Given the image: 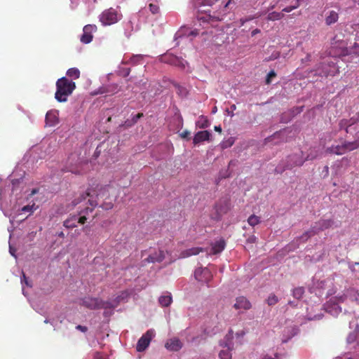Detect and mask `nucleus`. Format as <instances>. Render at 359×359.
<instances>
[{
	"instance_id": "nucleus-2",
	"label": "nucleus",
	"mask_w": 359,
	"mask_h": 359,
	"mask_svg": "<svg viewBox=\"0 0 359 359\" xmlns=\"http://www.w3.org/2000/svg\"><path fill=\"white\" fill-rule=\"evenodd\" d=\"M55 98L60 102H65L76 88V83L66 77L59 79L56 82Z\"/></svg>"
},
{
	"instance_id": "nucleus-13",
	"label": "nucleus",
	"mask_w": 359,
	"mask_h": 359,
	"mask_svg": "<svg viewBox=\"0 0 359 359\" xmlns=\"http://www.w3.org/2000/svg\"><path fill=\"white\" fill-rule=\"evenodd\" d=\"M77 158V156L76 154H72L71 156L69 157L68 161H69V170L74 174H83V165H88V163H79V165H72V161Z\"/></svg>"
},
{
	"instance_id": "nucleus-9",
	"label": "nucleus",
	"mask_w": 359,
	"mask_h": 359,
	"mask_svg": "<svg viewBox=\"0 0 359 359\" xmlns=\"http://www.w3.org/2000/svg\"><path fill=\"white\" fill-rule=\"evenodd\" d=\"M165 259V252L162 250L158 249L151 252L147 258L143 260V262L147 263H156L161 262Z\"/></svg>"
},
{
	"instance_id": "nucleus-4",
	"label": "nucleus",
	"mask_w": 359,
	"mask_h": 359,
	"mask_svg": "<svg viewBox=\"0 0 359 359\" xmlns=\"http://www.w3.org/2000/svg\"><path fill=\"white\" fill-rule=\"evenodd\" d=\"M82 305L91 310L111 309L114 306L110 302L103 301L97 297H86L82 299Z\"/></svg>"
},
{
	"instance_id": "nucleus-61",
	"label": "nucleus",
	"mask_w": 359,
	"mask_h": 359,
	"mask_svg": "<svg viewBox=\"0 0 359 359\" xmlns=\"http://www.w3.org/2000/svg\"><path fill=\"white\" fill-rule=\"evenodd\" d=\"M216 18L217 20H224V15L219 17V16H217V17H215Z\"/></svg>"
},
{
	"instance_id": "nucleus-46",
	"label": "nucleus",
	"mask_w": 359,
	"mask_h": 359,
	"mask_svg": "<svg viewBox=\"0 0 359 359\" xmlns=\"http://www.w3.org/2000/svg\"><path fill=\"white\" fill-rule=\"evenodd\" d=\"M217 0H203V4L212 6L214 4Z\"/></svg>"
},
{
	"instance_id": "nucleus-41",
	"label": "nucleus",
	"mask_w": 359,
	"mask_h": 359,
	"mask_svg": "<svg viewBox=\"0 0 359 359\" xmlns=\"http://www.w3.org/2000/svg\"><path fill=\"white\" fill-rule=\"evenodd\" d=\"M143 116L142 113H138L133 116V118L130 119L132 121V123H136L137 121Z\"/></svg>"
},
{
	"instance_id": "nucleus-55",
	"label": "nucleus",
	"mask_w": 359,
	"mask_h": 359,
	"mask_svg": "<svg viewBox=\"0 0 359 359\" xmlns=\"http://www.w3.org/2000/svg\"><path fill=\"white\" fill-rule=\"evenodd\" d=\"M232 337H233V331H232V330H230V331L229 332V334L226 335V338H227L228 339H232Z\"/></svg>"
},
{
	"instance_id": "nucleus-10",
	"label": "nucleus",
	"mask_w": 359,
	"mask_h": 359,
	"mask_svg": "<svg viewBox=\"0 0 359 359\" xmlns=\"http://www.w3.org/2000/svg\"><path fill=\"white\" fill-rule=\"evenodd\" d=\"M119 90L120 87L117 83H110L99 88L97 93L113 95L117 93Z\"/></svg>"
},
{
	"instance_id": "nucleus-28",
	"label": "nucleus",
	"mask_w": 359,
	"mask_h": 359,
	"mask_svg": "<svg viewBox=\"0 0 359 359\" xmlns=\"http://www.w3.org/2000/svg\"><path fill=\"white\" fill-rule=\"evenodd\" d=\"M260 217L255 215H252L248 219V222L251 226H255L260 223Z\"/></svg>"
},
{
	"instance_id": "nucleus-17",
	"label": "nucleus",
	"mask_w": 359,
	"mask_h": 359,
	"mask_svg": "<svg viewBox=\"0 0 359 359\" xmlns=\"http://www.w3.org/2000/svg\"><path fill=\"white\" fill-rule=\"evenodd\" d=\"M226 247V242L224 239L221 238L212 244L210 252L213 255L220 253Z\"/></svg>"
},
{
	"instance_id": "nucleus-37",
	"label": "nucleus",
	"mask_w": 359,
	"mask_h": 359,
	"mask_svg": "<svg viewBox=\"0 0 359 359\" xmlns=\"http://www.w3.org/2000/svg\"><path fill=\"white\" fill-rule=\"evenodd\" d=\"M276 76V73L273 70L270 71L267 74V76L266 79V83L269 84L271 81V79L274 78Z\"/></svg>"
},
{
	"instance_id": "nucleus-32",
	"label": "nucleus",
	"mask_w": 359,
	"mask_h": 359,
	"mask_svg": "<svg viewBox=\"0 0 359 359\" xmlns=\"http://www.w3.org/2000/svg\"><path fill=\"white\" fill-rule=\"evenodd\" d=\"M346 121H347V125H348V128H350L353 125L359 122V113H358L355 116H353L349 119H346Z\"/></svg>"
},
{
	"instance_id": "nucleus-20",
	"label": "nucleus",
	"mask_w": 359,
	"mask_h": 359,
	"mask_svg": "<svg viewBox=\"0 0 359 359\" xmlns=\"http://www.w3.org/2000/svg\"><path fill=\"white\" fill-rule=\"evenodd\" d=\"M339 19L338 13L334 11H331L328 13V15L325 18V24L327 25H331L337 22Z\"/></svg>"
},
{
	"instance_id": "nucleus-3",
	"label": "nucleus",
	"mask_w": 359,
	"mask_h": 359,
	"mask_svg": "<svg viewBox=\"0 0 359 359\" xmlns=\"http://www.w3.org/2000/svg\"><path fill=\"white\" fill-rule=\"evenodd\" d=\"M359 148V133H357L353 141L344 140L340 145H332L327 147L326 152L336 155H342Z\"/></svg>"
},
{
	"instance_id": "nucleus-63",
	"label": "nucleus",
	"mask_w": 359,
	"mask_h": 359,
	"mask_svg": "<svg viewBox=\"0 0 359 359\" xmlns=\"http://www.w3.org/2000/svg\"><path fill=\"white\" fill-rule=\"evenodd\" d=\"M255 240V237H254V236L248 238V241L250 242V243L254 242Z\"/></svg>"
},
{
	"instance_id": "nucleus-57",
	"label": "nucleus",
	"mask_w": 359,
	"mask_h": 359,
	"mask_svg": "<svg viewBox=\"0 0 359 359\" xmlns=\"http://www.w3.org/2000/svg\"><path fill=\"white\" fill-rule=\"evenodd\" d=\"M95 359H104L100 353H96L95 356Z\"/></svg>"
},
{
	"instance_id": "nucleus-45",
	"label": "nucleus",
	"mask_w": 359,
	"mask_h": 359,
	"mask_svg": "<svg viewBox=\"0 0 359 359\" xmlns=\"http://www.w3.org/2000/svg\"><path fill=\"white\" fill-rule=\"evenodd\" d=\"M76 329L81 331L82 332H86L88 331V327L86 326H83L81 325H79L76 327Z\"/></svg>"
},
{
	"instance_id": "nucleus-44",
	"label": "nucleus",
	"mask_w": 359,
	"mask_h": 359,
	"mask_svg": "<svg viewBox=\"0 0 359 359\" xmlns=\"http://www.w3.org/2000/svg\"><path fill=\"white\" fill-rule=\"evenodd\" d=\"M264 13H256L255 15H252V16H249L248 18H246V19L248 20V21H250V20H254L255 18H257L259 17H260L261 15H262Z\"/></svg>"
},
{
	"instance_id": "nucleus-27",
	"label": "nucleus",
	"mask_w": 359,
	"mask_h": 359,
	"mask_svg": "<svg viewBox=\"0 0 359 359\" xmlns=\"http://www.w3.org/2000/svg\"><path fill=\"white\" fill-rule=\"evenodd\" d=\"M284 17V15L281 13L278 12H271L269 13L267 15V20L270 21H275L282 19Z\"/></svg>"
},
{
	"instance_id": "nucleus-26",
	"label": "nucleus",
	"mask_w": 359,
	"mask_h": 359,
	"mask_svg": "<svg viewBox=\"0 0 359 359\" xmlns=\"http://www.w3.org/2000/svg\"><path fill=\"white\" fill-rule=\"evenodd\" d=\"M67 76L73 79H77L80 77V71L75 67L70 68L67 72Z\"/></svg>"
},
{
	"instance_id": "nucleus-21",
	"label": "nucleus",
	"mask_w": 359,
	"mask_h": 359,
	"mask_svg": "<svg viewBox=\"0 0 359 359\" xmlns=\"http://www.w3.org/2000/svg\"><path fill=\"white\" fill-rule=\"evenodd\" d=\"M77 216L72 215L65 219L63 222V226L67 229H73L76 226Z\"/></svg>"
},
{
	"instance_id": "nucleus-12",
	"label": "nucleus",
	"mask_w": 359,
	"mask_h": 359,
	"mask_svg": "<svg viewBox=\"0 0 359 359\" xmlns=\"http://www.w3.org/2000/svg\"><path fill=\"white\" fill-rule=\"evenodd\" d=\"M334 224V221L331 219H322L315 223V224L312 226L315 231H316V233L321 231H324L327 229L330 228Z\"/></svg>"
},
{
	"instance_id": "nucleus-38",
	"label": "nucleus",
	"mask_w": 359,
	"mask_h": 359,
	"mask_svg": "<svg viewBox=\"0 0 359 359\" xmlns=\"http://www.w3.org/2000/svg\"><path fill=\"white\" fill-rule=\"evenodd\" d=\"M350 53L359 55V45L357 43H354L353 46L351 48Z\"/></svg>"
},
{
	"instance_id": "nucleus-14",
	"label": "nucleus",
	"mask_w": 359,
	"mask_h": 359,
	"mask_svg": "<svg viewBox=\"0 0 359 359\" xmlns=\"http://www.w3.org/2000/svg\"><path fill=\"white\" fill-rule=\"evenodd\" d=\"M211 133L208 130H201L196 133L193 139V143L196 145L204 141H209Z\"/></svg>"
},
{
	"instance_id": "nucleus-39",
	"label": "nucleus",
	"mask_w": 359,
	"mask_h": 359,
	"mask_svg": "<svg viewBox=\"0 0 359 359\" xmlns=\"http://www.w3.org/2000/svg\"><path fill=\"white\" fill-rule=\"evenodd\" d=\"M34 205H25V206L22 208L21 211L24 212H33V211H34Z\"/></svg>"
},
{
	"instance_id": "nucleus-1",
	"label": "nucleus",
	"mask_w": 359,
	"mask_h": 359,
	"mask_svg": "<svg viewBox=\"0 0 359 359\" xmlns=\"http://www.w3.org/2000/svg\"><path fill=\"white\" fill-rule=\"evenodd\" d=\"M114 189L110 185H106L101 187L98 191L88 189L85 194H82L78 199L73 201L72 203L74 206H76L82 201L85 200L86 197H89L88 203L91 208L87 207L86 211L90 210L93 212L94 208L98 205L97 199L102 198L104 200H107L110 198V194Z\"/></svg>"
},
{
	"instance_id": "nucleus-42",
	"label": "nucleus",
	"mask_w": 359,
	"mask_h": 359,
	"mask_svg": "<svg viewBox=\"0 0 359 359\" xmlns=\"http://www.w3.org/2000/svg\"><path fill=\"white\" fill-rule=\"evenodd\" d=\"M236 2H237V0H229L226 2V4L224 5V9L231 8V5H236Z\"/></svg>"
},
{
	"instance_id": "nucleus-11",
	"label": "nucleus",
	"mask_w": 359,
	"mask_h": 359,
	"mask_svg": "<svg viewBox=\"0 0 359 359\" xmlns=\"http://www.w3.org/2000/svg\"><path fill=\"white\" fill-rule=\"evenodd\" d=\"M182 342L177 337H173L167 340L165 347L170 351H178L182 348Z\"/></svg>"
},
{
	"instance_id": "nucleus-5",
	"label": "nucleus",
	"mask_w": 359,
	"mask_h": 359,
	"mask_svg": "<svg viewBox=\"0 0 359 359\" xmlns=\"http://www.w3.org/2000/svg\"><path fill=\"white\" fill-rule=\"evenodd\" d=\"M122 18V15L113 8L104 10L100 15V21L104 26L111 25L116 23Z\"/></svg>"
},
{
	"instance_id": "nucleus-8",
	"label": "nucleus",
	"mask_w": 359,
	"mask_h": 359,
	"mask_svg": "<svg viewBox=\"0 0 359 359\" xmlns=\"http://www.w3.org/2000/svg\"><path fill=\"white\" fill-rule=\"evenodd\" d=\"M194 276L198 281L208 282L212 278V274L210 270L207 268H198L196 269Z\"/></svg>"
},
{
	"instance_id": "nucleus-31",
	"label": "nucleus",
	"mask_w": 359,
	"mask_h": 359,
	"mask_svg": "<svg viewBox=\"0 0 359 359\" xmlns=\"http://www.w3.org/2000/svg\"><path fill=\"white\" fill-rule=\"evenodd\" d=\"M220 359H231V353L229 348L222 350L219 353Z\"/></svg>"
},
{
	"instance_id": "nucleus-35",
	"label": "nucleus",
	"mask_w": 359,
	"mask_h": 359,
	"mask_svg": "<svg viewBox=\"0 0 359 359\" xmlns=\"http://www.w3.org/2000/svg\"><path fill=\"white\" fill-rule=\"evenodd\" d=\"M149 8L153 14H156L159 12V6L157 4L150 3Z\"/></svg>"
},
{
	"instance_id": "nucleus-40",
	"label": "nucleus",
	"mask_w": 359,
	"mask_h": 359,
	"mask_svg": "<svg viewBox=\"0 0 359 359\" xmlns=\"http://www.w3.org/2000/svg\"><path fill=\"white\" fill-rule=\"evenodd\" d=\"M114 205H113V203L111 201L110 202H105L103 204L101 205V207L103 208V209H105V210H110L113 208Z\"/></svg>"
},
{
	"instance_id": "nucleus-25",
	"label": "nucleus",
	"mask_w": 359,
	"mask_h": 359,
	"mask_svg": "<svg viewBox=\"0 0 359 359\" xmlns=\"http://www.w3.org/2000/svg\"><path fill=\"white\" fill-rule=\"evenodd\" d=\"M143 56L142 55H133L130 60L126 62V64H132L133 65L142 64Z\"/></svg>"
},
{
	"instance_id": "nucleus-6",
	"label": "nucleus",
	"mask_w": 359,
	"mask_h": 359,
	"mask_svg": "<svg viewBox=\"0 0 359 359\" xmlns=\"http://www.w3.org/2000/svg\"><path fill=\"white\" fill-rule=\"evenodd\" d=\"M155 336L154 330L150 329L147 330L138 340L136 349L138 352H142L149 346L151 339Z\"/></svg>"
},
{
	"instance_id": "nucleus-33",
	"label": "nucleus",
	"mask_w": 359,
	"mask_h": 359,
	"mask_svg": "<svg viewBox=\"0 0 359 359\" xmlns=\"http://www.w3.org/2000/svg\"><path fill=\"white\" fill-rule=\"evenodd\" d=\"M339 127L340 130L344 129L346 133L349 132V128L347 125V121L346 118L340 120L339 123Z\"/></svg>"
},
{
	"instance_id": "nucleus-22",
	"label": "nucleus",
	"mask_w": 359,
	"mask_h": 359,
	"mask_svg": "<svg viewBox=\"0 0 359 359\" xmlns=\"http://www.w3.org/2000/svg\"><path fill=\"white\" fill-rule=\"evenodd\" d=\"M196 127L202 129L207 128L210 126V122L207 117L201 116L198 121L196 123Z\"/></svg>"
},
{
	"instance_id": "nucleus-50",
	"label": "nucleus",
	"mask_w": 359,
	"mask_h": 359,
	"mask_svg": "<svg viewBox=\"0 0 359 359\" xmlns=\"http://www.w3.org/2000/svg\"><path fill=\"white\" fill-rule=\"evenodd\" d=\"M133 125H135V123H132V121L130 119H127L126 121H125V123H124V126L127 128L128 127H131L133 126Z\"/></svg>"
},
{
	"instance_id": "nucleus-52",
	"label": "nucleus",
	"mask_w": 359,
	"mask_h": 359,
	"mask_svg": "<svg viewBox=\"0 0 359 359\" xmlns=\"http://www.w3.org/2000/svg\"><path fill=\"white\" fill-rule=\"evenodd\" d=\"M260 32V30L259 29H255L254 30L252 31L251 32V35L252 36H255L257 34H259Z\"/></svg>"
},
{
	"instance_id": "nucleus-16",
	"label": "nucleus",
	"mask_w": 359,
	"mask_h": 359,
	"mask_svg": "<svg viewBox=\"0 0 359 359\" xmlns=\"http://www.w3.org/2000/svg\"><path fill=\"white\" fill-rule=\"evenodd\" d=\"M163 60L168 63L171 64L175 66L180 67L184 68V61L181 59L178 58L175 56L170 55V54H167L163 57Z\"/></svg>"
},
{
	"instance_id": "nucleus-62",
	"label": "nucleus",
	"mask_w": 359,
	"mask_h": 359,
	"mask_svg": "<svg viewBox=\"0 0 359 359\" xmlns=\"http://www.w3.org/2000/svg\"><path fill=\"white\" fill-rule=\"evenodd\" d=\"M230 109H231V110L232 111H233L234 110H236V104H232V105L231 106Z\"/></svg>"
},
{
	"instance_id": "nucleus-56",
	"label": "nucleus",
	"mask_w": 359,
	"mask_h": 359,
	"mask_svg": "<svg viewBox=\"0 0 359 359\" xmlns=\"http://www.w3.org/2000/svg\"><path fill=\"white\" fill-rule=\"evenodd\" d=\"M241 25H243L245 22H248V20L245 18H241L240 20Z\"/></svg>"
},
{
	"instance_id": "nucleus-19",
	"label": "nucleus",
	"mask_w": 359,
	"mask_h": 359,
	"mask_svg": "<svg viewBox=\"0 0 359 359\" xmlns=\"http://www.w3.org/2000/svg\"><path fill=\"white\" fill-rule=\"evenodd\" d=\"M201 252H203V249L201 248H191L184 250L180 254V257L186 258L192 255H198Z\"/></svg>"
},
{
	"instance_id": "nucleus-64",
	"label": "nucleus",
	"mask_w": 359,
	"mask_h": 359,
	"mask_svg": "<svg viewBox=\"0 0 359 359\" xmlns=\"http://www.w3.org/2000/svg\"><path fill=\"white\" fill-rule=\"evenodd\" d=\"M315 158V156H311V155H308L306 160H312Z\"/></svg>"
},
{
	"instance_id": "nucleus-60",
	"label": "nucleus",
	"mask_w": 359,
	"mask_h": 359,
	"mask_svg": "<svg viewBox=\"0 0 359 359\" xmlns=\"http://www.w3.org/2000/svg\"><path fill=\"white\" fill-rule=\"evenodd\" d=\"M303 108H304V107H300L297 108L296 109V110L297 111V113H300L301 111H302Z\"/></svg>"
},
{
	"instance_id": "nucleus-24",
	"label": "nucleus",
	"mask_w": 359,
	"mask_h": 359,
	"mask_svg": "<svg viewBox=\"0 0 359 359\" xmlns=\"http://www.w3.org/2000/svg\"><path fill=\"white\" fill-rule=\"evenodd\" d=\"M317 234L316 231L314 230L313 227H311L309 230L304 232L299 238V239L300 241H302L303 242L306 241L309 238L313 236L314 235Z\"/></svg>"
},
{
	"instance_id": "nucleus-59",
	"label": "nucleus",
	"mask_w": 359,
	"mask_h": 359,
	"mask_svg": "<svg viewBox=\"0 0 359 359\" xmlns=\"http://www.w3.org/2000/svg\"><path fill=\"white\" fill-rule=\"evenodd\" d=\"M197 34H198V32L196 30L191 31L190 32V35H191V36H196Z\"/></svg>"
},
{
	"instance_id": "nucleus-51",
	"label": "nucleus",
	"mask_w": 359,
	"mask_h": 359,
	"mask_svg": "<svg viewBox=\"0 0 359 359\" xmlns=\"http://www.w3.org/2000/svg\"><path fill=\"white\" fill-rule=\"evenodd\" d=\"M215 208H216L217 212L218 213H219V214H220V213H224V212H226V210L223 211L221 208H219V205H215Z\"/></svg>"
},
{
	"instance_id": "nucleus-18",
	"label": "nucleus",
	"mask_w": 359,
	"mask_h": 359,
	"mask_svg": "<svg viewBox=\"0 0 359 359\" xmlns=\"http://www.w3.org/2000/svg\"><path fill=\"white\" fill-rule=\"evenodd\" d=\"M286 132H287V130L285 129L276 132L271 136L266 138L265 142L267 143V142H271L276 139L279 140V141L278 142L287 141V140L285 139Z\"/></svg>"
},
{
	"instance_id": "nucleus-47",
	"label": "nucleus",
	"mask_w": 359,
	"mask_h": 359,
	"mask_svg": "<svg viewBox=\"0 0 359 359\" xmlns=\"http://www.w3.org/2000/svg\"><path fill=\"white\" fill-rule=\"evenodd\" d=\"M130 73V68L123 69L122 70V74L124 77H127L128 76H129Z\"/></svg>"
},
{
	"instance_id": "nucleus-53",
	"label": "nucleus",
	"mask_w": 359,
	"mask_h": 359,
	"mask_svg": "<svg viewBox=\"0 0 359 359\" xmlns=\"http://www.w3.org/2000/svg\"><path fill=\"white\" fill-rule=\"evenodd\" d=\"M262 359H277V356H276V355H275V357H272L269 355H266L264 356V358Z\"/></svg>"
},
{
	"instance_id": "nucleus-36",
	"label": "nucleus",
	"mask_w": 359,
	"mask_h": 359,
	"mask_svg": "<svg viewBox=\"0 0 359 359\" xmlns=\"http://www.w3.org/2000/svg\"><path fill=\"white\" fill-rule=\"evenodd\" d=\"M299 0H297V4L294 6H287V7L284 8L283 9V11L285 12V13H290L292 11L296 9L297 8H298L299 6Z\"/></svg>"
},
{
	"instance_id": "nucleus-29",
	"label": "nucleus",
	"mask_w": 359,
	"mask_h": 359,
	"mask_svg": "<svg viewBox=\"0 0 359 359\" xmlns=\"http://www.w3.org/2000/svg\"><path fill=\"white\" fill-rule=\"evenodd\" d=\"M88 212H91L90 210L88 211H86V208L83 210H81L80 212H79V215H81L79 218H77V220H76V222L81 224H84L86 223V222L87 221V217L86 216V215L88 214Z\"/></svg>"
},
{
	"instance_id": "nucleus-58",
	"label": "nucleus",
	"mask_w": 359,
	"mask_h": 359,
	"mask_svg": "<svg viewBox=\"0 0 359 359\" xmlns=\"http://www.w3.org/2000/svg\"><path fill=\"white\" fill-rule=\"evenodd\" d=\"M57 236L60 238H65V233L62 231H60L57 233Z\"/></svg>"
},
{
	"instance_id": "nucleus-48",
	"label": "nucleus",
	"mask_w": 359,
	"mask_h": 359,
	"mask_svg": "<svg viewBox=\"0 0 359 359\" xmlns=\"http://www.w3.org/2000/svg\"><path fill=\"white\" fill-rule=\"evenodd\" d=\"M311 60V54L308 53L306 55V56L305 57V58H303L302 59V63H304V62H309Z\"/></svg>"
},
{
	"instance_id": "nucleus-43",
	"label": "nucleus",
	"mask_w": 359,
	"mask_h": 359,
	"mask_svg": "<svg viewBox=\"0 0 359 359\" xmlns=\"http://www.w3.org/2000/svg\"><path fill=\"white\" fill-rule=\"evenodd\" d=\"M180 137L182 138H188L190 135V132L188 131L187 130H183L180 134Z\"/></svg>"
},
{
	"instance_id": "nucleus-23",
	"label": "nucleus",
	"mask_w": 359,
	"mask_h": 359,
	"mask_svg": "<svg viewBox=\"0 0 359 359\" xmlns=\"http://www.w3.org/2000/svg\"><path fill=\"white\" fill-rule=\"evenodd\" d=\"M159 304L162 306H168L172 302L171 294L161 296L158 299Z\"/></svg>"
},
{
	"instance_id": "nucleus-30",
	"label": "nucleus",
	"mask_w": 359,
	"mask_h": 359,
	"mask_svg": "<svg viewBox=\"0 0 359 359\" xmlns=\"http://www.w3.org/2000/svg\"><path fill=\"white\" fill-rule=\"evenodd\" d=\"M304 293V289L302 287H297L293 290L292 295L294 298L300 299Z\"/></svg>"
},
{
	"instance_id": "nucleus-54",
	"label": "nucleus",
	"mask_w": 359,
	"mask_h": 359,
	"mask_svg": "<svg viewBox=\"0 0 359 359\" xmlns=\"http://www.w3.org/2000/svg\"><path fill=\"white\" fill-rule=\"evenodd\" d=\"M215 130L217 131V132H219V133H221L222 132V128L220 126H215L214 128Z\"/></svg>"
},
{
	"instance_id": "nucleus-15",
	"label": "nucleus",
	"mask_w": 359,
	"mask_h": 359,
	"mask_svg": "<svg viewBox=\"0 0 359 359\" xmlns=\"http://www.w3.org/2000/svg\"><path fill=\"white\" fill-rule=\"evenodd\" d=\"M233 307L237 310H248L251 308V304L245 297H238L236 298Z\"/></svg>"
},
{
	"instance_id": "nucleus-49",
	"label": "nucleus",
	"mask_w": 359,
	"mask_h": 359,
	"mask_svg": "<svg viewBox=\"0 0 359 359\" xmlns=\"http://www.w3.org/2000/svg\"><path fill=\"white\" fill-rule=\"evenodd\" d=\"M21 281L24 282L27 286L31 287V285H29V283L27 279V277L24 273H22V277L21 278Z\"/></svg>"
},
{
	"instance_id": "nucleus-7",
	"label": "nucleus",
	"mask_w": 359,
	"mask_h": 359,
	"mask_svg": "<svg viewBox=\"0 0 359 359\" xmlns=\"http://www.w3.org/2000/svg\"><path fill=\"white\" fill-rule=\"evenodd\" d=\"M97 26L95 25H85L83 29V34L81 36L80 41L83 43H89L92 41L93 35V34L97 31Z\"/></svg>"
},
{
	"instance_id": "nucleus-34",
	"label": "nucleus",
	"mask_w": 359,
	"mask_h": 359,
	"mask_svg": "<svg viewBox=\"0 0 359 359\" xmlns=\"http://www.w3.org/2000/svg\"><path fill=\"white\" fill-rule=\"evenodd\" d=\"M267 304L269 306L275 305L278 302V299L275 294H271L267 299Z\"/></svg>"
}]
</instances>
